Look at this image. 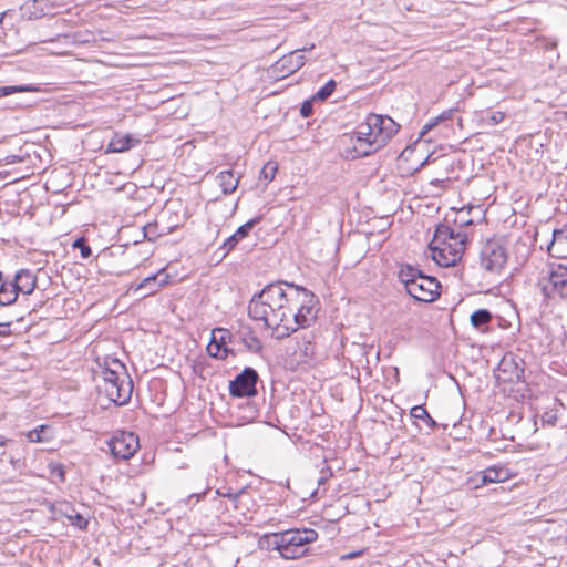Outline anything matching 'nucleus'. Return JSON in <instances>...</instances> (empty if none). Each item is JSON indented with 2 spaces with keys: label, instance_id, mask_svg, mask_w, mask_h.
<instances>
[{
  "label": "nucleus",
  "instance_id": "obj_24",
  "mask_svg": "<svg viewBox=\"0 0 567 567\" xmlns=\"http://www.w3.org/2000/svg\"><path fill=\"white\" fill-rule=\"evenodd\" d=\"M282 533H272L265 535L260 540L259 545L260 548L266 550H277L279 551L280 556L282 557V543H281Z\"/></svg>",
  "mask_w": 567,
  "mask_h": 567
},
{
  "label": "nucleus",
  "instance_id": "obj_32",
  "mask_svg": "<svg viewBox=\"0 0 567 567\" xmlns=\"http://www.w3.org/2000/svg\"><path fill=\"white\" fill-rule=\"evenodd\" d=\"M452 112V110H449L446 112H443L441 115L432 118L429 123H426L423 126L421 131V136L425 135L427 132L434 128L440 122L451 118Z\"/></svg>",
  "mask_w": 567,
  "mask_h": 567
},
{
  "label": "nucleus",
  "instance_id": "obj_15",
  "mask_svg": "<svg viewBox=\"0 0 567 567\" xmlns=\"http://www.w3.org/2000/svg\"><path fill=\"white\" fill-rule=\"evenodd\" d=\"M313 48L315 44H311L310 47H305L302 49L290 52L277 62L278 68H280L281 71H286L287 73L296 72L306 63V56L302 54V52L310 51Z\"/></svg>",
  "mask_w": 567,
  "mask_h": 567
},
{
  "label": "nucleus",
  "instance_id": "obj_7",
  "mask_svg": "<svg viewBox=\"0 0 567 567\" xmlns=\"http://www.w3.org/2000/svg\"><path fill=\"white\" fill-rule=\"evenodd\" d=\"M282 558L297 559L306 555L307 545L313 543L318 538L315 529H289L282 532Z\"/></svg>",
  "mask_w": 567,
  "mask_h": 567
},
{
  "label": "nucleus",
  "instance_id": "obj_23",
  "mask_svg": "<svg viewBox=\"0 0 567 567\" xmlns=\"http://www.w3.org/2000/svg\"><path fill=\"white\" fill-rule=\"evenodd\" d=\"M18 296L19 293L12 281L8 282L3 279L0 281V307L14 303Z\"/></svg>",
  "mask_w": 567,
  "mask_h": 567
},
{
  "label": "nucleus",
  "instance_id": "obj_33",
  "mask_svg": "<svg viewBox=\"0 0 567 567\" xmlns=\"http://www.w3.org/2000/svg\"><path fill=\"white\" fill-rule=\"evenodd\" d=\"M161 236L157 223H148L143 227V237L148 241H154Z\"/></svg>",
  "mask_w": 567,
  "mask_h": 567
},
{
  "label": "nucleus",
  "instance_id": "obj_30",
  "mask_svg": "<svg viewBox=\"0 0 567 567\" xmlns=\"http://www.w3.org/2000/svg\"><path fill=\"white\" fill-rule=\"evenodd\" d=\"M34 89L31 85H12V86H0V97L8 96L13 93L33 92Z\"/></svg>",
  "mask_w": 567,
  "mask_h": 567
},
{
  "label": "nucleus",
  "instance_id": "obj_21",
  "mask_svg": "<svg viewBox=\"0 0 567 567\" xmlns=\"http://www.w3.org/2000/svg\"><path fill=\"white\" fill-rule=\"evenodd\" d=\"M512 476L509 470L505 466H491L482 472V482L487 483H499L505 482Z\"/></svg>",
  "mask_w": 567,
  "mask_h": 567
},
{
  "label": "nucleus",
  "instance_id": "obj_3",
  "mask_svg": "<svg viewBox=\"0 0 567 567\" xmlns=\"http://www.w3.org/2000/svg\"><path fill=\"white\" fill-rule=\"evenodd\" d=\"M96 389L100 395H104L109 402L118 406L131 400L133 382L118 359L105 361L96 380Z\"/></svg>",
  "mask_w": 567,
  "mask_h": 567
},
{
  "label": "nucleus",
  "instance_id": "obj_42",
  "mask_svg": "<svg viewBox=\"0 0 567 567\" xmlns=\"http://www.w3.org/2000/svg\"><path fill=\"white\" fill-rule=\"evenodd\" d=\"M424 421H426V423L431 426V427H435L436 426V422L430 416V419H425Z\"/></svg>",
  "mask_w": 567,
  "mask_h": 567
},
{
  "label": "nucleus",
  "instance_id": "obj_47",
  "mask_svg": "<svg viewBox=\"0 0 567 567\" xmlns=\"http://www.w3.org/2000/svg\"><path fill=\"white\" fill-rule=\"evenodd\" d=\"M2 280V272L0 271V281Z\"/></svg>",
  "mask_w": 567,
  "mask_h": 567
},
{
  "label": "nucleus",
  "instance_id": "obj_37",
  "mask_svg": "<svg viewBox=\"0 0 567 567\" xmlns=\"http://www.w3.org/2000/svg\"><path fill=\"white\" fill-rule=\"evenodd\" d=\"M74 247L75 248H80V251H81V256L83 258H89L91 255H92V250L90 248V246H87L84 241V239H78L75 240L74 243Z\"/></svg>",
  "mask_w": 567,
  "mask_h": 567
},
{
  "label": "nucleus",
  "instance_id": "obj_28",
  "mask_svg": "<svg viewBox=\"0 0 567 567\" xmlns=\"http://www.w3.org/2000/svg\"><path fill=\"white\" fill-rule=\"evenodd\" d=\"M278 171V165L276 162H268L264 165L261 172H260V179L265 181L266 184L270 183Z\"/></svg>",
  "mask_w": 567,
  "mask_h": 567
},
{
  "label": "nucleus",
  "instance_id": "obj_5",
  "mask_svg": "<svg viewBox=\"0 0 567 567\" xmlns=\"http://www.w3.org/2000/svg\"><path fill=\"white\" fill-rule=\"evenodd\" d=\"M406 292L417 301L432 302L440 296L441 285L436 278L424 275L419 268L405 264L398 271Z\"/></svg>",
  "mask_w": 567,
  "mask_h": 567
},
{
  "label": "nucleus",
  "instance_id": "obj_10",
  "mask_svg": "<svg viewBox=\"0 0 567 567\" xmlns=\"http://www.w3.org/2000/svg\"><path fill=\"white\" fill-rule=\"evenodd\" d=\"M258 373L252 368H245L229 383V393L234 398H250L257 394Z\"/></svg>",
  "mask_w": 567,
  "mask_h": 567
},
{
  "label": "nucleus",
  "instance_id": "obj_14",
  "mask_svg": "<svg viewBox=\"0 0 567 567\" xmlns=\"http://www.w3.org/2000/svg\"><path fill=\"white\" fill-rule=\"evenodd\" d=\"M230 339V332L226 329H215L212 332V340L207 346L210 357L225 359L229 352L227 341Z\"/></svg>",
  "mask_w": 567,
  "mask_h": 567
},
{
  "label": "nucleus",
  "instance_id": "obj_1",
  "mask_svg": "<svg viewBox=\"0 0 567 567\" xmlns=\"http://www.w3.org/2000/svg\"><path fill=\"white\" fill-rule=\"evenodd\" d=\"M287 281L271 282L256 292L249 301L248 315L262 321L272 331V337L284 339L296 331L293 310L297 307Z\"/></svg>",
  "mask_w": 567,
  "mask_h": 567
},
{
  "label": "nucleus",
  "instance_id": "obj_39",
  "mask_svg": "<svg viewBox=\"0 0 567 567\" xmlns=\"http://www.w3.org/2000/svg\"><path fill=\"white\" fill-rule=\"evenodd\" d=\"M504 117H505V115L503 112H499V111L492 112L488 115V123L492 125H496V124L501 123L504 120Z\"/></svg>",
  "mask_w": 567,
  "mask_h": 567
},
{
  "label": "nucleus",
  "instance_id": "obj_13",
  "mask_svg": "<svg viewBox=\"0 0 567 567\" xmlns=\"http://www.w3.org/2000/svg\"><path fill=\"white\" fill-rule=\"evenodd\" d=\"M169 281V275L165 268H162L156 274L150 275L144 278L135 288V291H141L143 297L151 296L157 292L162 287Z\"/></svg>",
  "mask_w": 567,
  "mask_h": 567
},
{
  "label": "nucleus",
  "instance_id": "obj_16",
  "mask_svg": "<svg viewBox=\"0 0 567 567\" xmlns=\"http://www.w3.org/2000/svg\"><path fill=\"white\" fill-rule=\"evenodd\" d=\"M547 251L551 257L558 259L567 257V224L561 228L553 230V237L547 246Z\"/></svg>",
  "mask_w": 567,
  "mask_h": 567
},
{
  "label": "nucleus",
  "instance_id": "obj_2",
  "mask_svg": "<svg viewBox=\"0 0 567 567\" xmlns=\"http://www.w3.org/2000/svg\"><path fill=\"white\" fill-rule=\"evenodd\" d=\"M400 125L390 116L369 114L365 122L349 137L352 157H363L384 146L399 131Z\"/></svg>",
  "mask_w": 567,
  "mask_h": 567
},
{
  "label": "nucleus",
  "instance_id": "obj_29",
  "mask_svg": "<svg viewBox=\"0 0 567 567\" xmlns=\"http://www.w3.org/2000/svg\"><path fill=\"white\" fill-rule=\"evenodd\" d=\"M337 83L334 80H329L315 95L313 100L324 101L327 100L336 90Z\"/></svg>",
  "mask_w": 567,
  "mask_h": 567
},
{
  "label": "nucleus",
  "instance_id": "obj_11",
  "mask_svg": "<svg viewBox=\"0 0 567 567\" xmlns=\"http://www.w3.org/2000/svg\"><path fill=\"white\" fill-rule=\"evenodd\" d=\"M109 447L114 457L128 460L140 447L138 437L133 432H117L109 441Z\"/></svg>",
  "mask_w": 567,
  "mask_h": 567
},
{
  "label": "nucleus",
  "instance_id": "obj_18",
  "mask_svg": "<svg viewBox=\"0 0 567 567\" xmlns=\"http://www.w3.org/2000/svg\"><path fill=\"white\" fill-rule=\"evenodd\" d=\"M498 379L504 382H519L524 378V369L519 368L513 359L504 358L499 363Z\"/></svg>",
  "mask_w": 567,
  "mask_h": 567
},
{
  "label": "nucleus",
  "instance_id": "obj_38",
  "mask_svg": "<svg viewBox=\"0 0 567 567\" xmlns=\"http://www.w3.org/2000/svg\"><path fill=\"white\" fill-rule=\"evenodd\" d=\"M51 474L53 476L58 477L62 482L65 478V472H64L63 465H61V464H52L51 465Z\"/></svg>",
  "mask_w": 567,
  "mask_h": 567
},
{
  "label": "nucleus",
  "instance_id": "obj_6",
  "mask_svg": "<svg viewBox=\"0 0 567 567\" xmlns=\"http://www.w3.org/2000/svg\"><path fill=\"white\" fill-rule=\"evenodd\" d=\"M537 287L545 300L567 301V265L550 264L538 278Z\"/></svg>",
  "mask_w": 567,
  "mask_h": 567
},
{
  "label": "nucleus",
  "instance_id": "obj_45",
  "mask_svg": "<svg viewBox=\"0 0 567 567\" xmlns=\"http://www.w3.org/2000/svg\"><path fill=\"white\" fill-rule=\"evenodd\" d=\"M3 17H4V14H0V24H1V23H2V21H3Z\"/></svg>",
  "mask_w": 567,
  "mask_h": 567
},
{
  "label": "nucleus",
  "instance_id": "obj_25",
  "mask_svg": "<svg viewBox=\"0 0 567 567\" xmlns=\"http://www.w3.org/2000/svg\"><path fill=\"white\" fill-rule=\"evenodd\" d=\"M27 439L32 443L49 442L52 439V431L48 425H40L27 433Z\"/></svg>",
  "mask_w": 567,
  "mask_h": 567
},
{
  "label": "nucleus",
  "instance_id": "obj_40",
  "mask_svg": "<svg viewBox=\"0 0 567 567\" xmlns=\"http://www.w3.org/2000/svg\"><path fill=\"white\" fill-rule=\"evenodd\" d=\"M11 322H2L0 323V337H6L10 333L9 327Z\"/></svg>",
  "mask_w": 567,
  "mask_h": 567
},
{
  "label": "nucleus",
  "instance_id": "obj_19",
  "mask_svg": "<svg viewBox=\"0 0 567 567\" xmlns=\"http://www.w3.org/2000/svg\"><path fill=\"white\" fill-rule=\"evenodd\" d=\"M18 293L31 295L37 287L35 276L27 269H20L12 280Z\"/></svg>",
  "mask_w": 567,
  "mask_h": 567
},
{
  "label": "nucleus",
  "instance_id": "obj_22",
  "mask_svg": "<svg viewBox=\"0 0 567 567\" xmlns=\"http://www.w3.org/2000/svg\"><path fill=\"white\" fill-rule=\"evenodd\" d=\"M216 179L225 195L234 193L239 183V176H235L231 169L220 172Z\"/></svg>",
  "mask_w": 567,
  "mask_h": 567
},
{
  "label": "nucleus",
  "instance_id": "obj_27",
  "mask_svg": "<svg viewBox=\"0 0 567 567\" xmlns=\"http://www.w3.org/2000/svg\"><path fill=\"white\" fill-rule=\"evenodd\" d=\"M296 354L300 357L299 362L307 363L315 357V346L310 340H302L298 344V351Z\"/></svg>",
  "mask_w": 567,
  "mask_h": 567
},
{
  "label": "nucleus",
  "instance_id": "obj_26",
  "mask_svg": "<svg viewBox=\"0 0 567 567\" xmlns=\"http://www.w3.org/2000/svg\"><path fill=\"white\" fill-rule=\"evenodd\" d=\"M492 313L487 309H478L471 315V323L474 328L481 329L492 321Z\"/></svg>",
  "mask_w": 567,
  "mask_h": 567
},
{
  "label": "nucleus",
  "instance_id": "obj_4",
  "mask_svg": "<svg viewBox=\"0 0 567 567\" xmlns=\"http://www.w3.org/2000/svg\"><path fill=\"white\" fill-rule=\"evenodd\" d=\"M467 235L447 224L437 225L429 245L432 259L441 267L455 266L464 255Z\"/></svg>",
  "mask_w": 567,
  "mask_h": 567
},
{
  "label": "nucleus",
  "instance_id": "obj_31",
  "mask_svg": "<svg viewBox=\"0 0 567 567\" xmlns=\"http://www.w3.org/2000/svg\"><path fill=\"white\" fill-rule=\"evenodd\" d=\"M241 340L244 344L252 352H258L261 350L260 340L250 332L241 333Z\"/></svg>",
  "mask_w": 567,
  "mask_h": 567
},
{
  "label": "nucleus",
  "instance_id": "obj_9",
  "mask_svg": "<svg viewBox=\"0 0 567 567\" xmlns=\"http://www.w3.org/2000/svg\"><path fill=\"white\" fill-rule=\"evenodd\" d=\"M286 287L291 290V296L295 298L297 305L292 313L295 316L297 331L299 328L309 326L310 321L313 319L312 306L310 303L315 296L308 289L295 284H286Z\"/></svg>",
  "mask_w": 567,
  "mask_h": 567
},
{
  "label": "nucleus",
  "instance_id": "obj_46",
  "mask_svg": "<svg viewBox=\"0 0 567 567\" xmlns=\"http://www.w3.org/2000/svg\"><path fill=\"white\" fill-rule=\"evenodd\" d=\"M195 496H196L197 498H199V496H200V495H199V494H192V495H190V497H195Z\"/></svg>",
  "mask_w": 567,
  "mask_h": 567
},
{
  "label": "nucleus",
  "instance_id": "obj_12",
  "mask_svg": "<svg viewBox=\"0 0 567 567\" xmlns=\"http://www.w3.org/2000/svg\"><path fill=\"white\" fill-rule=\"evenodd\" d=\"M53 520H60L65 517L71 525L78 527L81 530L87 528V519H85L80 513H78L71 503L62 501L52 503L49 506Z\"/></svg>",
  "mask_w": 567,
  "mask_h": 567
},
{
  "label": "nucleus",
  "instance_id": "obj_41",
  "mask_svg": "<svg viewBox=\"0 0 567 567\" xmlns=\"http://www.w3.org/2000/svg\"><path fill=\"white\" fill-rule=\"evenodd\" d=\"M543 420H544V421H545V420H547V422H548V423L554 424V423H555V421H556V416H554V415H549L548 413H546V414L543 416Z\"/></svg>",
  "mask_w": 567,
  "mask_h": 567
},
{
  "label": "nucleus",
  "instance_id": "obj_17",
  "mask_svg": "<svg viewBox=\"0 0 567 567\" xmlns=\"http://www.w3.org/2000/svg\"><path fill=\"white\" fill-rule=\"evenodd\" d=\"M260 217L252 218L238 227V229L229 236L224 244L221 245L220 249L224 250L223 257H225L229 251H231L239 241H241L244 238H246L250 230L255 227L256 224L260 221Z\"/></svg>",
  "mask_w": 567,
  "mask_h": 567
},
{
  "label": "nucleus",
  "instance_id": "obj_35",
  "mask_svg": "<svg viewBox=\"0 0 567 567\" xmlns=\"http://www.w3.org/2000/svg\"><path fill=\"white\" fill-rule=\"evenodd\" d=\"M411 417L415 420H425L430 419V414L423 405H415L410 411Z\"/></svg>",
  "mask_w": 567,
  "mask_h": 567
},
{
  "label": "nucleus",
  "instance_id": "obj_20",
  "mask_svg": "<svg viewBox=\"0 0 567 567\" xmlns=\"http://www.w3.org/2000/svg\"><path fill=\"white\" fill-rule=\"evenodd\" d=\"M140 143L138 140L133 138L132 135L116 134L107 145V153H122L131 150Z\"/></svg>",
  "mask_w": 567,
  "mask_h": 567
},
{
  "label": "nucleus",
  "instance_id": "obj_43",
  "mask_svg": "<svg viewBox=\"0 0 567 567\" xmlns=\"http://www.w3.org/2000/svg\"><path fill=\"white\" fill-rule=\"evenodd\" d=\"M326 477L324 476H321L319 480H318V484H323L326 482Z\"/></svg>",
  "mask_w": 567,
  "mask_h": 567
},
{
  "label": "nucleus",
  "instance_id": "obj_44",
  "mask_svg": "<svg viewBox=\"0 0 567 567\" xmlns=\"http://www.w3.org/2000/svg\"><path fill=\"white\" fill-rule=\"evenodd\" d=\"M357 555H358L357 553H352V554L347 555V557L352 558V557H355Z\"/></svg>",
  "mask_w": 567,
  "mask_h": 567
},
{
  "label": "nucleus",
  "instance_id": "obj_8",
  "mask_svg": "<svg viewBox=\"0 0 567 567\" xmlns=\"http://www.w3.org/2000/svg\"><path fill=\"white\" fill-rule=\"evenodd\" d=\"M507 260V249L497 240L486 241L481 249L480 265L482 269L489 274H501Z\"/></svg>",
  "mask_w": 567,
  "mask_h": 567
},
{
  "label": "nucleus",
  "instance_id": "obj_36",
  "mask_svg": "<svg viewBox=\"0 0 567 567\" xmlns=\"http://www.w3.org/2000/svg\"><path fill=\"white\" fill-rule=\"evenodd\" d=\"M313 97L311 100H307L301 104L300 115L305 118L311 116L313 114Z\"/></svg>",
  "mask_w": 567,
  "mask_h": 567
},
{
  "label": "nucleus",
  "instance_id": "obj_34",
  "mask_svg": "<svg viewBox=\"0 0 567 567\" xmlns=\"http://www.w3.org/2000/svg\"><path fill=\"white\" fill-rule=\"evenodd\" d=\"M470 210L471 209H464V208L460 209L456 213L454 223L456 225H458L460 227L472 225L473 221H472V219L468 218Z\"/></svg>",
  "mask_w": 567,
  "mask_h": 567
}]
</instances>
